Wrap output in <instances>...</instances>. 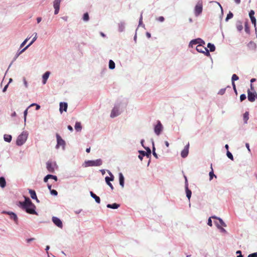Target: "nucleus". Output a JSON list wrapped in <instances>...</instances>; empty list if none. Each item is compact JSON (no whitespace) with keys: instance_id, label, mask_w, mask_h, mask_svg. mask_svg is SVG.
I'll return each mask as SVG.
<instances>
[{"instance_id":"f257e3e1","label":"nucleus","mask_w":257,"mask_h":257,"mask_svg":"<svg viewBox=\"0 0 257 257\" xmlns=\"http://www.w3.org/2000/svg\"><path fill=\"white\" fill-rule=\"evenodd\" d=\"M20 204L22 208L25 209L28 213L37 214V212L35 211L36 206L29 198L25 197V201L20 202Z\"/></svg>"},{"instance_id":"f03ea898","label":"nucleus","mask_w":257,"mask_h":257,"mask_svg":"<svg viewBox=\"0 0 257 257\" xmlns=\"http://www.w3.org/2000/svg\"><path fill=\"white\" fill-rule=\"evenodd\" d=\"M46 168L49 172L53 173L58 169V166L55 162L49 161L46 163Z\"/></svg>"},{"instance_id":"7ed1b4c3","label":"nucleus","mask_w":257,"mask_h":257,"mask_svg":"<svg viewBox=\"0 0 257 257\" xmlns=\"http://www.w3.org/2000/svg\"><path fill=\"white\" fill-rule=\"evenodd\" d=\"M28 138V134L26 132H23L20 135L17 140L16 143L18 146H22L26 141Z\"/></svg>"},{"instance_id":"20e7f679","label":"nucleus","mask_w":257,"mask_h":257,"mask_svg":"<svg viewBox=\"0 0 257 257\" xmlns=\"http://www.w3.org/2000/svg\"><path fill=\"white\" fill-rule=\"evenodd\" d=\"M203 10V3L202 1H199L195 7L194 13L196 16H198L202 13Z\"/></svg>"},{"instance_id":"39448f33","label":"nucleus","mask_w":257,"mask_h":257,"mask_svg":"<svg viewBox=\"0 0 257 257\" xmlns=\"http://www.w3.org/2000/svg\"><path fill=\"white\" fill-rule=\"evenodd\" d=\"M86 166H99L102 164L101 159H97L95 161H88L85 162Z\"/></svg>"},{"instance_id":"423d86ee","label":"nucleus","mask_w":257,"mask_h":257,"mask_svg":"<svg viewBox=\"0 0 257 257\" xmlns=\"http://www.w3.org/2000/svg\"><path fill=\"white\" fill-rule=\"evenodd\" d=\"M196 50L200 53H205L206 55H209V52L208 49L202 45V44L198 45L196 46Z\"/></svg>"},{"instance_id":"0eeeda50","label":"nucleus","mask_w":257,"mask_h":257,"mask_svg":"<svg viewBox=\"0 0 257 257\" xmlns=\"http://www.w3.org/2000/svg\"><path fill=\"white\" fill-rule=\"evenodd\" d=\"M147 152H145L144 151H140L139 153L141 155L139 156V158L141 160H142L143 158L145 156H147L148 157H149V156L151 155V149L149 148H147L146 149Z\"/></svg>"},{"instance_id":"6e6552de","label":"nucleus","mask_w":257,"mask_h":257,"mask_svg":"<svg viewBox=\"0 0 257 257\" xmlns=\"http://www.w3.org/2000/svg\"><path fill=\"white\" fill-rule=\"evenodd\" d=\"M163 126L160 121H158L157 124L155 126L154 131L157 135H159L162 131Z\"/></svg>"},{"instance_id":"1a4fd4ad","label":"nucleus","mask_w":257,"mask_h":257,"mask_svg":"<svg viewBox=\"0 0 257 257\" xmlns=\"http://www.w3.org/2000/svg\"><path fill=\"white\" fill-rule=\"evenodd\" d=\"M56 138L57 142V147L58 148L60 146H62L63 148H64L65 145V141L61 138V137L58 134H56Z\"/></svg>"},{"instance_id":"9d476101","label":"nucleus","mask_w":257,"mask_h":257,"mask_svg":"<svg viewBox=\"0 0 257 257\" xmlns=\"http://www.w3.org/2000/svg\"><path fill=\"white\" fill-rule=\"evenodd\" d=\"M53 223L58 227L62 228L63 223L62 221L57 217H53L52 218Z\"/></svg>"},{"instance_id":"9b49d317","label":"nucleus","mask_w":257,"mask_h":257,"mask_svg":"<svg viewBox=\"0 0 257 257\" xmlns=\"http://www.w3.org/2000/svg\"><path fill=\"white\" fill-rule=\"evenodd\" d=\"M61 0H55L54 1L53 7L55 9L54 14L57 15L58 14L60 9Z\"/></svg>"},{"instance_id":"f8f14e48","label":"nucleus","mask_w":257,"mask_h":257,"mask_svg":"<svg viewBox=\"0 0 257 257\" xmlns=\"http://www.w3.org/2000/svg\"><path fill=\"white\" fill-rule=\"evenodd\" d=\"M256 96V93L251 92L249 90L247 91V98L250 102L254 101Z\"/></svg>"},{"instance_id":"ddd939ff","label":"nucleus","mask_w":257,"mask_h":257,"mask_svg":"<svg viewBox=\"0 0 257 257\" xmlns=\"http://www.w3.org/2000/svg\"><path fill=\"white\" fill-rule=\"evenodd\" d=\"M202 43L204 44L205 43L202 39L198 38L191 41L189 44V46L192 48L193 47L194 45L196 44H199V45L201 44Z\"/></svg>"},{"instance_id":"4468645a","label":"nucleus","mask_w":257,"mask_h":257,"mask_svg":"<svg viewBox=\"0 0 257 257\" xmlns=\"http://www.w3.org/2000/svg\"><path fill=\"white\" fill-rule=\"evenodd\" d=\"M189 143H188V144L184 147L183 150L181 152V155L182 158H185L188 156L189 153Z\"/></svg>"},{"instance_id":"2eb2a0df","label":"nucleus","mask_w":257,"mask_h":257,"mask_svg":"<svg viewBox=\"0 0 257 257\" xmlns=\"http://www.w3.org/2000/svg\"><path fill=\"white\" fill-rule=\"evenodd\" d=\"M254 12L253 10H251L249 12V16L251 21V23L253 24L255 29L256 30V19L254 17Z\"/></svg>"},{"instance_id":"dca6fc26","label":"nucleus","mask_w":257,"mask_h":257,"mask_svg":"<svg viewBox=\"0 0 257 257\" xmlns=\"http://www.w3.org/2000/svg\"><path fill=\"white\" fill-rule=\"evenodd\" d=\"M119 114V108L117 107H114L111 110L110 117L113 118L118 116Z\"/></svg>"},{"instance_id":"f3484780","label":"nucleus","mask_w":257,"mask_h":257,"mask_svg":"<svg viewBox=\"0 0 257 257\" xmlns=\"http://www.w3.org/2000/svg\"><path fill=\"white\" fill-rule=\"evenodd\" d=\"M68 105L66 102H60V108L59 111L61 113L63 112V111H66L67 109Z\"/></svg>"},{"instance_id":"a211bd4d","label":"nucleus","mask_w":257,"mask_h":257,"mask_svg":"<svg viewBox=\"0 0 257 257\" xmlns=\"http://www.w3.org/2000/svg\"><path fill=\"white\" fill-rule=\"evenodd\" d=\"M3 213L8 214L10 215V218L13 219L15 221L17 222L18 220V218L16 214L13 212H6L3 211Z\"/></svg>"},{"instance_id":"6ab92c4d","label":"nucleus","mask_w":257,"mask_h":257,"mask_svg":"<svg viewBox=\"0 0 257 257\" xmlns=\"http://www.w3.org/2000/svg\"><path fill=\"white\" fill-rule=\"evenodd\" d=\"M29 192L31 198L33 199H35L37 202H39V200L37 198L35 191L33 190L30 189Z\"/></svg>"},{"instance_id":"aec40b11","label":"nucleus","mask_w":257,"mask_h":257,"mask_svg":"<svg viewBox=\"0 0 257 257\" xmlns=\"http://www.w3.org/2000/svg\"><path fill=\"white\" fill-rule=\"evenodd\" d=\"M50 74V72L47 71L43 75V83L44 84H45L46 83V81H47L48 78H49Z\"/></svg>"},{"instance_id":"412c9836","label":"nucleus","mask_w":257,"mask_h":257,"mask_svg":"<svg viewBox=\"0 0 257 257\" xmlns=\"http://www.w3.org/2000/svg\"><path fill=\"white\" fill-rule=\"evenodd\" d=\"M124 177L121 173L119 174V181L120 185L123 188L124 187Z\"/></svg>"},{"instance_id":"4be33fe9","label":"nucleus","mask_w":257,"mask_h":257,"mask_svg":"<svg viewBox=\"0 0 257 257\" xmlns=\"http://www.w3.org/2000/svg\"><path fill=\"white\" fill-rule=\"evenodd\" d=\"M236 29L237 30L240 32L243 29V26H242V23L241 21H237L236 23Z\"/></svg>"},{"instance_id":"5701e85b","label":"nucleus","mask_w":257,"mask_h":257,"mask_svg":"<svg viewBox=\"0 0 257 257\" xmlns=\"http://www.w3.org/2000/svg\"><path fill=\"white\" fill-rule=\"evenodd\" d=\"M249 119V112L248 111H246L243 115V119L244 124H246L247 123V121Z\"/></svg>"},{"instance_id":"b1692460","label":"nucleus","mask_w":257,"mask_h":257,"mask_svg":"<svg viewBox=\"0 0 257 257\" xmlns=\"http://www.w3.org/2000/svg\"><path fill=\"white\" fill-rule=\"evenodd\" d=\"M247 47L250 50H255L256 48V44L253 42L250 41L248 43Z\"/></svg>"},{"instance_id":"393cba45","label":"nucleus","mask_w":257,"mask_h":257,"mask_svg":"<svg viewBox=\"0 0 257 257\" xmlns=\"http://www.w3.org/2000/svg\"><path fill=\"white\" fill-rule=\"evenodd\" d=\"M37 39V34H36V35L35 36V37L33 39L32 41L31 42V43L28 45H27L25 48H24L20 53L18 55H20V54H21L22 52H23L25 50H26L30 45H31Z\"/></svg>"},{"instance_id":"a878e982","label":"nucleus","mask_w":257,"mask_h":257,"mask_svg":"<svg viewBox=\"0 0 257 257\" xmlns=\"http://www.w3.org/2000/svg\"><path fill=\"white\" fill-rule=\"evenodd\" d=\"M90 195H91V196L93 198H94L95 199V201L97 203H100V198L98 196H97L96 195H95L92 192H90Z\"/></svg>"},{"instance_id":"bb28decb","label":"nucleus","mask_w":257,"mask_h":257,"mask_svg":"<svg viewBox=\"0 0 257 257\" xmlns=\"http://www.w3.org/2000/svg\"><path fill=\"white\" fill-rule=\"evenodd\" d=\"M217 219L219 221V224L216 222H215V223H216L217 226L218 227V228H220L221 226H225V227L226 226L225 223L223 221V220L219 218Z\"/></svg>"},{"instance_id":"cd10ccee","label":"nucleus","mask_w":257,"mask_h":257,"mask_svg":"<svg viewBox=\"0 0 257 257\" xmlns=\"http://www.w3.org/2000/svg\"><path fill=\"white\" fill-rule=\"evenodd\" d=\"M6 186V182L4 177H0V186L2 188H4Z\"/></svg>"},{"instance_id":"c85d7f7f","label":"nucleus","mask_w":257,"mask_h":257,"mask_svg":"<svg viewBox=\"0 0 257 257\" xmlns=\"http://www.w3.org/2000/svg\"><path fill=\"white\" fill-rule=\"evenodd\" d=\"M119 206V205L116 203H113L112 204H108L107 205V207L112 209H117Z\"/></svg>"},{"instance_id":"c756f323","label":"nucleus","mask_w":257,"mask_h":257,"mask_svg":"<svg viewBox=\"0 0 257 257\" xmlns=\"http://www.w3.org/2000/svg\"><path fill=\"white\" fill-rule=\"evenodd\" d=\"M186 192L187 197L189 200H190L192 192L191 191L188 189L187 185L186 186Z\"/></svg>"},{"instance_id":"7c9ffc66","label":"nucleus","mask_w":257,"mask_h":257,"mask_svg":"<svg viewBox=\"0 0 257 257\" xmlns=\"http://www.w3.org/2000/svg\"><path fill=\"white\" fill-rule=\"evenodd\" d=\"M109 175L110 176V177H106L105 178V180L106 183H109L110 181H113L114 179V176L111 173H109Z\"/></svg>"},{"instance_id":"2f4dec72","label":"nucleus","mask_w":257,"mask_h":257,"mask_svg":"<svg viewBox=\"0 0 257 257\" xmlns=\"http://www.w3.org/2000/svg\"><path fill=\"white\" fill-rule=\"evenodd\" d=\"M244 27H245L244 30H245V32L247 34H250V29H249V27L248 26V22L247 21H246L245 22V23H244Z\"/></svg>"},{"instance_id":"473e14b6","label":"nucleus","mask_w":257,"mask_h":257,"mask_svg":"<svg viewBox=\"0 0 257 257\" xmlns=\"http://www.w3.org/2000/svg\"><path fill=\"white\" fill-rule=\"evenodd\" d=\"M81 128L82 127L80 122H76L75 124V129L78 132L81 131Z\"/></svg>"},{"instance_id":"72a5a7b5","label":"nucleus","mask_w":257,"mask_h":257,"mask_svg":"<svg viewBox=\"0 0 257 257\" xmlns=\"http://www.w3.org/2000/svg\"><path fill=\"white\" fill-rule=\"evenodd\" d=\"M12 136L10 135H5L4 140L6 142L10 143L12 140Z\"/></svg>"},{"instance_id":"f704fd0d","label":"nucleus","mask_w":257,"mask_h":257,"mask_svg":"<svg viewBox=\"0 0 257 257\" xmlns=\"http://www.w3.org/2000/svg\"><path fill=\"white\" fill-rule=\"evenodd\" d=\"M207 47L209 48L210 51L213 52L215 50V47L213 44L211 43H208L207 44Z\"/></svg>"},{"instance_id":"c9c22d12","label":"nucleus","mask_w":257,"mask_h":257,"mask_svg":"<svg viewBox=\"0 0 257 257\" xmlns=\"http://www.w3.org/2000/svg\"><path fill=\"white\" fill-rule=\"evenodd\" d=\"M109 68L110 69H113L115 68V63L111 60H109Z\"/></svg>"},{"instance_id":"e433bc0d","label":"nucleus","mask_w":257,"mask_h":257,"mask_svg":"<svg viewBox=\"0 0 257 257\" xmlns=\"http://www.w3.org/2000/svg\"><path fill=\"white\" fill-rule=\"evenodd\" d=\"M238 77L236 74H233L231 78L232 83H234V81L238 80Z\"/></svg>"},{"instance_id":"4c0bfd02","label":"nucleus","mask_w":257,"mask_h":257,"mask_svg":"<svg viewBox=\"0 0 257 257\" xmlns=\"http://www.w3.org/2000/svg\"><path fill=\"white\" fill-rule=\"evenodd\" d=\"M211 171L209 172L210 180H212L214 176L216 177V176H215V175L213 173V169L212 167V164L211 165Z\"/></svg>"},{"instance_id":"58836bf2","label":"nucleus","mask_w":257,"mask_h":257,"mask_svg":"<svg viewBox=\"0 0 257 257\" xmlns=\"http://www.w3.org/2000/svg\"><path fill=\"white\" fill-rule=\"evenodd\" d=\"M233 14H232L231 12H230L227 14V17H226V19H225V20H226V21H228L229 19H231V18L233 17Z\"/></svg>"},{"instance_id":"ea45409f","label":"nucleus","mask_w":257,"mask_h":257,"mask_svg":"<svg viewBox=\"0 0 257 257\" xmlns=\"http://www.w3.org/2000/svg\"><path fill=\"white\" fill-rule=\"evenodd\" d=\"M89 15L87 13H86L84 14L83 19L84 21H87L89 20Z\"/></svg>"},{"instance_id":"a19ab883","label":"nucleus","mask_w":257,"mask_h":257,"mask_svg":"<svg viewBox=\"0 0 257 257\" xmlns=\"http://www.w3.org/2000/svg\"><path fill=\"white\" fill-rule=\"evenodd\" d=\"M227 156L231 160H233V157L232 154L229 152L227 151L226 153Z\"/></svg>"},{"instance_id":"79ce46f5","label":"nucleus","mask_w":257,"mask_h":257,"mask_svg":"<svg viewBox=\"0 0 257 257\" xmlns=\"http://www.w3.org/2000/svg\"><path fill=\"white\" fill-rule=\"evenodd\" d=\"M153 155L156 158H158V156L156 153L155 152V148L154 147V145L153 144Z\"/></svg>"},{"instance_id":"37998d69","label":"nucleus","mask_w":257,"mask_h":257,"mask_svg":"<svg viewBox=\"0 0 257 257\" xmlns=\"http://www.w3.org/2000/svg\"><path fill=\"white\" fill-rule=\"evenodd\" d=\"M246 98V95L244 94H242L240 96V99L241 101H242L243 100H245Z\"/></svg>"},{"instance_id":"c03bdc74","label":"nucleus","mask_w":257,"mask_h":257,"mask_svg":"<svg viewBox=\"0 0 257 257\" xmlns=\"http://www.w3.org/2000/svg\"><path fill=\"white\" fill-rule=\"evenodd\" d=\"M157 20L160 22H163L164 21L165 19L163 16H160L157 18Z\"/></svg>"},{"instance_id":"a18cd8bd","label":"nucleus","mask_w":257,"mask_h":257,"mask_svg":"<svg viewBox=\"0 0 257 257\" xmlns=\"http://www.w3.org/2000/svg\"><path fill=\"white\" fill-rule=\"evenodd\" d=\"M50 192H51V193L52 195L56 196L58 194L57 191L56 190H51L50 191Z\"/></svg>"},{"instance_id":"49530a36","label":"nucleus","mask_w":257,"mask_h":257,"mask_svg":"<svg viewBox=\"0 0 257 257\" xmlns=\"http://www.w3.org/2000/svg\"><path fill=\"white\" fill-rule=\"evenodd\" d=\"M48 176H50V177H49V179H53L55 181L57 180V177L56 176H54V175H50V174H49Z\"/></svg>"},{"instance_id":"de8ad7c7","label":"nucleus","mask_w":257,"mask_h":257,"mask_svg":"<svg viewBox=\"0 0 257 257\" xmlns=\"http://www.w3.org/2000/svg\"><path fill=\"white\" fill-rule=\"evenodd\" d=\"M247 257H257V252H254V253L250 254L248 255Z\"/></svg>"},{"instance_id":"09e8293b","label":"nucleus","mask_w":257,"mask_h":257,"mask_svg":"<svg viewBox=\"0 0 257 257\" xmlns=\"http://www.w3.org/2000/svg\"><path fill=\"white\" fill-rule=\"evenodd\" d=\"M207 224L210 226H212V221H211V218H209L208 220V222H207Z\"/></svg>"},{"instance_id":"8fccbe9b","label":"nucleus","mask_w":257,"mask_h":257,"mask_svg":"<svg viewBox=\"0 0 257 257\" xmlns=\"http://www.w3.org/2000/svg\"><path fill=\"white\" fill-rule=\"evenodd\" d=\"M232 87H233V90H234L235 93L236 94H237V90H236V86H235V83H232Z\"/></svg>"},{"instance_id":"3c124183","label":"nucleus","mask_w":257,"mask_h":257,"mask_svg":"<svg viewBox=\"0 0 257 257\" xmlns=\"http://www.w3.org/2000/svg\"><path fill=\"white\" fill-rule=\"evenodd\" d=\"M28 40V39H26L21 45V47H23L27 43V41Z\"/></svg>"},{"instance_id":"603ef678","label":"nucleus","mask_w":257,"mask_h":257,"mask_svg":"<svg viewBox=\"0 0 257 257\" xmlns=\"http://www.w3.org/2000/svg\"><path fill=\"white\" fill-rule=\"evenodd\" d=\"M49 176H48V175H47V176H46L44 178V181L45 182H47L48 181V180L49 179Z\"/></svg>"},{"instance_id":"864d4df0","label":"nucleus","mask_w":257,"mask_h":257,"mask_svg":"<svg viewBox=\"0 0 257 257\" xmlns=\"http://www.w3.org/2000/svg\"><path fill=\"white\" fill-rule=\"evenodd\" d=\"M35 240V238H29V239H27L26 240V241L27 243H30L31 242V241H33Z\"/></svg>"},{"instance_id":"5fc2aeb1","label":"nucleus","mask_w":257,"mask_h":257,"mask_svg":"<svg viewBox=\"0 0 257 257\" xmlns=\"http://www.w3.org/2000/svg\"><path fill=\"white\" fill-rule=\"evenodd\" d=\"M24 118H25V120H26V115L28 113V108L26 109L25 111H24Z\"/></svg>"},{"instance_id":"6e6d98bb","label":"nucleus","mask_w":257,"mask_h":257,"mask_svg":"<svg viewBox=\"0 0 257 257\" xmlns=\"http://www.w3.org/2000/svg\"><path fill=\"white\" fill-rule=\"evenodd\" d=\"M33 105H36V110H38L40 109V105H38V104H36L35 103H33L31 105V106H33Z\"/></svg>"},{"instance_id":"4d7b16f0","label":"nucleus","mask_w":257,"mask_h":257,"mask_svg":"<svg viewBox=\"0 0 257 257\" xmlns=\"http://www.w3.org/2000/svg\"><path fill=\"white\" fill-rule=\"evenodd\" d=\"M107 184L111 188V190L113 189V187L110 182L109 183H107Z\"/></svg>"},{"instance_id":"13d9d810","label":"nucleus","mask_w":257,"mask_h":257,"mask_svg":"<svg viewBox=\"0 0 257 257\" xmlns=\"http://www.w3.org/2000/svg\"><path fill=\"white\" fill-rule=\"evenodd\" d=\"M245 146H246V148L247 149V150H248V151L250 152V150L249 149V144L248 143H246L245 144Z\"/></svg>"},{"instance_id":"bf43d9fd","label":"nucleus","mask_w":257,"mask_h":257,"mask_svg":"<svg viewBox=\"0 0 257 257\" xmlns=\"http://www.w3.org/2000/svg\"><path fill=\"white\" fill-rule=\"evenodd\" d=\"M8 85H9V84H8L7 85H6L4 87V88H3V92H5V91L7 90V88H8Z\"/></svg>"},{"instance_id":"052dcab7","label":"nucleus","mask_w":257,"mask_h":257,"mask_svg":"<svg viewBox=\"0 0 257 257\" xmlns=\"http://www.w3.org/2000/svg\"><path fill=\"white\" fill-rule=\"evenodd\" d=\"M67 128L69 131L71 132L73 131V127L71 125H68Z\"/></svg>"},{"instance_id":"680f3d73","label":"nucleus","mask_w":257,"mask_h":257,"mask_svg":"<svg viewBox=\"0 0 257 257\" xmlns=\"http://www.w3.org/2000/svg\"><path fill=\"white\" fill-rule=\"evenodd\" d=\"M41 20H42V19L40 17H38L37 19V21L38 23H39L41 21Z\"/></svg>"},{"instance_id":"e2e57ef3","label":"nucleus","mask_w":257,"mask_h":257,"mask_svg":"<svg viewBox=\"0 0 257 257\" xmlns=\"http://www.w3.org/2000/svg\"><path fill=\"white\" fill-rule=\"evenodd\" d=\"M165 144L167 147H168L169 146V143H168V141H165Z\"/></svg>"},{"instance_id":"0e129e2a","label":"nucleus","mask_w":257,"mask_h":257,"mask_svg":"<svg viewBox=\"0 0 257 257\" xmlns=\"http://www.w3.org/2000/svg\"><path fill=\"white\" fill-rule=\"evenodd\" d=\"M146 35L148 38L151 37V34L148 32L147 33Z\"/></svg>"},{"instance_id":"69168bd1","label":"nucleus","mask_w":257,"mask_h":257,"mask_svg":"<svg viewBox=\"0 0 257 257\" xmlns=\"http://www.w3.org/2000/svg\"><path fill=\"white\" fill-rule=\"evenodd\" d=\"M235 2L237 4H239L240 3V0H234Z\"/></svg>"},{"instance_id":"338daca9","label":"nucleus","mask_w":257,"mask_h":257,"mask_svg":"<svg viewBox=\"0 0 257 257\" xmlns=\"http://www.w3.org/2000/svg\"><path fill=\"white\" fill-rule=\"evenodd\" d=\"M225 91V90H221L219 92V94H223Z\"/></svg>"},{"instance_id":"774afa93","label":"nucleus","mask_w":257,"mask_h":257,"mask_svg":"<svg viewBox=\"0 0 257 257\" xmlns=\"http://www.w3.org/2000/svg\"><path fill=\"white\" fill-rule=\"evenodd\" d=\"M47 186H48V189L50 190V191H51L52 189H51V185H49V184L47 185Z\"/></svg>"}]
</instances>
